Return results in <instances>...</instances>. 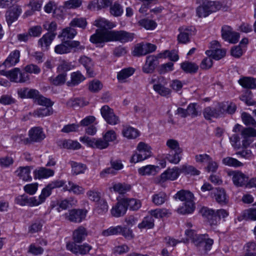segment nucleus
Wrapping results in <instances>:
<instances>
[{"instance_id": "f257e3e1", "label": "nucleus", "mask_w": 256, "mask_h": 256, "mask_svg": "<svg viewBox=\"0 0 256 256\" xmlns=\"http://www.w3.org/2000/svg\"><path fill=\"white\" fill-rule=\"evenodd\" d=\"M133 38L134 34L124 30L99 32L92 38L94 42L104 43L114 41L124 43L132 41Z\"/></svg>"}, {"instance_id": "f03ea898", "label": "nucleus", "mask_w": 256, "mask_h": 256, "mask_svg": "<svg viewBox=\"0 0 256 256\" xmlns=\"http://www.w3.org/2000/svg\"><path fill=\"white\" fill-rule=\"evenodd\" d=\"M194 194L190 191L181 190L177 192L176 194V198H178L181 201H184V205L178 208V212L182 214L192 212L194 210Z\"/></svg>"}, {"instance_id": "7ed1b4c3", "label": "nucleus", "mask_w": 256, "mask_h": 256, "mask_svg": "<svg viewBox=\"0 0 256 256\" xmlns=\"http://www.w3.org/2000/svg\"><path fill=\"white\" fill-rule=\"evenodd\" d=\"M186 235L192 240L196 246L202 248L205 250H210L214 243L213 240L210 238L207 234H198L192 230H187L185 231Z\"/></svg>"}, {"instance_id": "20e7f679", "label": "nucleus", "mask_w": 256, "mask_h": 256, "mask_svg": "<svg viewBox=\"0 0 256 256\" xmlns=\"http://www.w3.org/2000/svg\"><path fill=\"white\" fill-rule=\"evenodd\" d=\"M232 131L240 133L242 138V146L244 148H248L254 142V138L256 137V130L253 128H244L236 124L234 127Z\"/></svg>"}, {"instance_id": "39448f33", "label": "nucleus", "mask_w": 256, "mask_h": 256, "mask_svg": "<svg viewBox=\"0 0 256 256\" xmlns=\"http://www.w3.org/2000/svg\"><path fill=\"white\" fill-rule=\"evenodd\" d=\"M80 140L88 147L99 150L106 149L110 145L103 138H94L84 136L80 138Z\"/></svg>"}, {"instance_id": "423d86ee", "label": "nucleus", "mask_w": 256, "mask_h": 256, "mask_svg": "<svg viewBox=\"0 0 256 256\" xmlns=\"http://www.w3.org/2000/svg\"><path fill=\"white\" fill-rule=\"evenodd\" d=\"M88 210L86 209H72L64 214L66 220L74 223H80L84 220Z\"/></svg>"}, {"instance_id": "0eeeda50", "label": "nucleus", "mask_w": 256, "mask_h": 256, "mask_svg": "<svg viewBox=\"0 0 256 256\" xmlns=\"http://www.w3.org/2000/svg\"><path fill=\"white\" fill-rule=\"evenodd\" d=\"M100 113L107 124L110 125L114 126L120 122L119 117L114 114V110L107 105L102 106Z\"/></svg>"}, {"instance_id": "6e6552de", "label": "nucleus", "mask_w": 256, "mask_h": 256, "mask_svg": "<svg viewBox=\"0 0 256 256\" xmlns=\"http://www.w3.org/2000/svg\"><path fill=\"white\" fill-rule=\"evenodd\" d=\"M94 24L96 27L98 28L96 30V32L92 35L90 37V40L91 42L95 44H102L104 42H95L92 40V38L93 36L99 32L110 31V30L115 26V24L108 20L104 18H100L96 20L94 23Z\"/></svg>"}, {"instance_id": "1a4fd4ad", "label": "nucleus", "mask_w": 256, "mask_h": 256, "mask_svg": "<svg viewBox=\"0 0 256 256\" xmlns=\"http://www.w3.org/2000/svg\"><path fill=\"white\" fill-rule=\"evenodd\" d=\"M66 247L68 250L76 254L86 255L92 249V246L87 243L77 244L75 242H67Z\"/></svg>"}, {"instance_id": "9d476101", "label": "nucleus", "mask_w": 256, "mask_h": 256, "mask_svg": "<svg viewBox=\"0 0 256 256\" xmlns=\"http://www.w3.org/2000/svg\"><path fill=\"white\" fill-rule=\"evenodd\" d=\"M22 12V10L20 6L18 5L14 6L6 11L5 18L8 26L9 27L18 20Z\"/></svg>"}, {"instance_id": "9b49d317", "label": "nucleus", "mask_w": 256, "mask_h": 256, "mask_svg": "<svg viewBox=\"0 0 256 256\" xmlns=\"http://www.w3.org/2000/svg\"><path fill=\"white\" fill-rule=\"evenodd\" d=\"M228 175L232 176L233 183L236 186L238 187L244 186H248V178L241 172L230 171L228 172Z\"/></svg>"}, {"instance_id": "f8f14e48", "label": "nucleus", "mask_w": 256, "mask_h": 256, "mask_svg": "<svg viewBox=\"0 0 256 256\" xmlns=\"http://www.w3.org/2000/svg\"><path fill=\"white\" fill-rule=\"evenodd\" d=\"M162 58V54H160L158 56L154 55L148 56L146 58V63L142 67L143 72L146 74L153 72L159 64L158 58Z\"/></svg>"}, {"instance_id": "ddd939ff", "label": "nucleus", "mask_w": 256, "mask_h": 256, "mask_svg": "<svg viewBox=\"0 0 256 256\" xmlns=\"http://www.w3.org/2000/svg\"><path fill=\"white\" fill-rule=\"evenodd\" d=\"M222 36L224 40L230 43L236 44L240 38V34L234 32L231 27L224 26L222 28Z\"/></svg>"}, {"instance_id": "4468645a", "label": "nucleus", "mask_w": 256, "mask_h": 256, "mask_svg": "<svg viewBox=\"0 0 256 256\" xmlns=\"http://www.w3.org/2000/svg\"><path fill=\"white\" fill-rule=\"evenodd\" d=\"M64 180H58L52 182L42 189L41 194L39 196L40 199L44 202L46 198L51 194L52 190L64 186Z\"/></svg>"}, {"instance_id": "2eb2a0df", "label": "nucleus", "mask_w": 256, "mask_h": 256, "mask_svg": "<svg viewBox=\"0 0 256 256\" xmlns=\"http://www.w3.org/2000/svg\"><path fill=\"white\" fill-rule=\"evenodd\" d=\"M219 45L218 42L213 41L212 42V48L214 49L206 50V55L216 60H219L224 57L226 54V50L224 49L218 48Z\"/></svg>"}, {"instance_id": "dca6fc26", "label": "nucleus", "mask_w": 256, "mask_h": 256, "mask_svg": "<svg viewBox=\"0 0 256 256\" xmlns=\"http://www.w3.org/2000/svg\"><path fill=\"white\" fill-rule=\"evenodd\" d=\"M194 28L192 26H182L178 28L180 32L178 36V43L185 44L188 42L190 40V36L194 34Z\"/></svg>"}, {"instance_id": "f3484780", "label": "nucleus", "mask_w": 256, "mask_h": 256, "mask_svg": "<svg viewBox=\"0 0 256 256\" xmlns=\"http://www.w3.org/2000/svg\"><path fill=\"white\" fill-rule=\"evenodd\" d=\"M126 202L122 198L118 200V202L114 206L111 210L112 215L116 218H119L124 216L127 210V207H126Z\"/></svg>"}, {"instance_id": "a211bd4d", "label": "nucleus", "mask_w": 256, "mask_h": 256, "mask_svg": "<svg viewBox=\"0 0 256 256\" xmlns=\"http://www.w3.org/2000/svg\"><path fill=\"white\" fill-rule=\"evenodd\" d=\"M56 33L47 32L44 34L38 41V46L43 51L48 50L50 46L55 38Z\"/></svg>"}, {"instance_id": "6ab92c4d", "label": "nucleus", "mask_w": 256, "mask_h": 256, "mask_svg": "<svg viewBox=\"0 0 256 256\" xmlns=\"http://www.w3.org/2000/svg\"><path fill=\"white\" fill-rule=\"evenodd\" d=\"M180 168L174 166L172 168H168L160 175V180L162 182L166 180H174L180 174Z\"/></svg>"}, {"instance_id": "aec40b11", "label": "nucleus", "mask_w": 256, "mask_h": 256, "mask_svg": "<svg viewBox=\"0 0 256 256\" xmlns=\"http://www.w3.org/2000/svg\"><path fill=\"white\" fill-rule=\"evenodd\" d=\"M87 236L86 229L82 226H80L73 232L72 240L74 241L70 242L81 243L85 240Z\"/></svg>"}, {"instance_id": "412c9836", "label": "nucleus", "mask_w": 256, "mask_h": 256, "mask_svg": "<svg viewBox=\"0 0 256 256\" xmlns=\"http://www.w3.org/2000/svg\"><path fill=\"white\" fill-rule=\"evenodd\" d=\"M29 136L30 141L33 142H40L46 137L42 129L40 127H34L29 131Z\"/></svg>"}, {"instance_id": "4be33fe9", "label": "nucleus", "mask_w": 256, "mask_h": 256, "mask_svg": "<svg viewBox=\"0 0 256 256\" xmlns=\"http://www.w3.org/2000/svg\"><path fill=\"white\" fill-rule=\"evenodd\" d=\"M20 51L16 50H14L4 60L3 65L8 68L16 65L20 61Z\"/></svg>"}, {"instance_id": "5701e85b", "label": "nucleus", "mask_w": 256, "mask_h": 256, "mask_svg": "<svg viewBox=\"0 0 256 256\" xmlns=\"http://www.w3.org/2000/svg\"><path fill=\"white\" fill-rule=\"evenodd\" d=\"M214 194L216 201L219 204L224 205L228 202V196L223 188H216Z\"/></svg>"}, {"instance_id": "b1692460", "label": "nucleus", "mask_w": 256, "mask_h": 256, "mask_svg": "<svg viewBox=\"0 0 256 256\" xmlns=\"http://www.w3.org/2000/svg\"><path fill=\"white\" fill-rule=\"evenodd\" d=\"M34 174L35 178L42 179L53 176L54 174V171L50 168L42 167L38 170H36Z\"/></svg>"}, {"instance_id": "393cba45", "label": "nucleus", "mask_w": 256, "mask_h": 256, "mask_svg": "<svg viewBox=\"0 0 256 256\" xmlns=\"http://www.w3.org/2000/svg\"><path fill=\"white\" fill-rule=\"evenodd\" d=\"M151 150H138V152L134 154L130 160L131 162H138L142 161L151 156Z\"/></svg>"}, {"instance_id": "a878e982", "label": "nucleus", "mask_w": 256, "mask_h": 256, "mask_svg": "<svg viewBox=\"0 0 256 256\" xmlns=\"http://www.w3.org/2000/svg\"><path fill=\"white\" fill-rule=\"evenodd\" d=\"M79 62L85 68L87 74L90 77L94 76L92 70L93 63L90 58L82 56L79 59Z\"/></svg>"}, {"instance_id": "bb28decb", "label": "nucleus", "mask_w": 256, "mask_h": 256, "mask_svg": "<svg viewBox=\"0 0 256 256\" xmlns=\"http://www.w3.org/2000/svg\"><path fill=\"white\" fill-rule=\"evenodd\" d=\"M30 168L29 166L20 167L15 172V174L20 178L24 181H30L32 178L30 176Z\"/></svg>"}, {"instance_id": "cd10ccee", "label": "nucleus", "mask_w": 256, "mask_h": 256, "mask_svg": "<svg viewBox=\"0 0 256 256\" xmlns=\"http://www.w3.org/2000/svg\"><path fill=\"white\" fill-rule=\"evenodd\" d=\"M70 81H68L66 83L69 86L78 85L85 80L84 76L80 71L72 72L70 74Z\"/></svg>"}, {"instance_id": "c85d7f7f", "label": "nucleus", "mask_w": 256, "mask_h": 256, "mask_svg": "<svg viewBox=\"0 0 256 256\" xmlns=\"http://www.w3.org/2000/svg\"><path fill=\"white\" fill-rule=\"evenodd\" d=\"M238 83L245 88H256V79L252 77H244L238 80Z\"/></svg>"}, {"instance_id": "c756f323", "label": "nucleus", "mask_w": 256, "mask_h": 256, "mask_svg": "<svg viewBox=\"0 0 256 256\" xmlns=\"http://www.w3.org/2000/svg\"><path fill=\"white\" fill-rule=\"evenodd\" d=\"M181 68L186 72L194 74L197 72L198 66L195 63L185 61L180 64Z\"/></svg>"}, {"instance_id": "7c9ffc66", "label": "nucleus", "mask_w": 256, "mask_h": 256, "mask_svg": "<svg viewBox=\"0 0 256 256\" xmlns=\"http://www.w3.org/2000/svg\"><path fill=\"white\" fill-rule=\"evenodd\" d=\"M134 72L132 68H125L118 72L117 78L120 82H126V80L133 74Z\"/></svg>"}, {"instance_id": "2f4dec72", "label": "nucleus", "mask_w": 256, "mask_h": 256, "mask_svg": "<svg viewBox=\"0 0 256 256\" xmlns=\"http://www.w3.org/2000/svg\"><path fill=\"white\" fill-rule=\"evenodd\" d=\"M0 73L2 75L6 76L11 82H18V75L20 73V68H14L8 71L1 70Z\"/></svg>"}, {"instance_id": "473e14b6", "label": "nucleus", "mask_w": 256, "mask_h": 256, "mask_svg": "<svg viewBox=\"0 0 256 256\" xmlns=\"http://www.w3.org/2000/svg\"><path fill=\"white\" fill-rule=\"evenodd\" d=\"M159 167L154 165H148L142 166L138 170L139 174L142 176L144 175H155Z\"/></svg>"}, {"instance_id": "72a5a7b5", "label": "nucleus", "mask_w": 256, "mask_h": 256, "mask_svg": "<svg viewBox=\"0 0 256 256\" xmlns=\"http://www.w3.org/2000/svg\"><path fill=\"white\" fill-rule=\"evenodd\" d=\"M74 68V66L71 62L65 60H61L58 65L56 71L58 73L64 74L66 73L68 71L72 70Z\"/></svg>"}, {"instance_id": "f704fd0d", "label": "nucleus", "mask_w": 256, "mask_h": 256, "mask_svg": "<svg viewBox=\"0 0 256 256\" xmlns=\"http://www.w3.org/2000/svg\"><path fill=\"white\" fill-rule=\"evenodd\" d=\"M180 168V174H184L185 175L198 176L200 174V171L192 166L184 164Z\"/></svg>"}, {"instance_id": "c9c22d12", "label": "nucleus", "mask_w": 256, "mask_h": 256, "mask_svg": "<svg viewBox=\"0 0 256 256\" xmlns=\"http://www.w3.org/2000/svg\"><path fill=\"white\" fill-rule=\"evenodd\" d=\"M168 199V196L164 192H160L152 196V202L156 206H159L164 203Z\"/></svg>"}, {"instance_id": "e433bc0d", "label": "nucleus", "mask_w": 256, "mask_h": 256, "mask_svg": "<svg viewBox=\"0 0 256 256\" xmlns=\"http://www.w3.org/2000/svg\"><path fill=\"white\" fill-rule=\"evenodd\" d=\"M64 189L65 190L72 192L76 194H80L84 192V189L82 186L70 181L64 186Z\"/></svg>"}, {"instance_id": "4c0bfd02", "label": "nucleus", "mask_w": 256, "mask_h": 256, "mask_svg": "<svg viewBox=\"0 0 256 256\" xmlns=\"http://www.w3.org/2000/svg\"><path fill=\"white\" fill-rule=\"evenodd\" d=\"M182 152L174 150L170 151L166 154V158L170 163L178 164L181 160Z\"/></svg>"}, {"instance_id": "58836bf2", "label": "nucleus", "mask_w": 256, "mask_h": 256, "mask_svg": "<svg viewBox=\"0 0 256 256\" xmlns=\"http://www.w3.org/2000/svg\"><path fill=\"white\" fill-rule=\"evenodd\" d=\"M154 219L150 215L144 218L142 222L138 225V228L140 229L148 228L150 229L154 227Z\"/></svg>"}, {"instance_id": "ea45409f", "label": "nucleus", "mask_w": 256, "mask_h": 256, "mask_svg": "<svg viewBox=\"0 0 256 256\" xmlns=\"http://www.w3.org/2000/svg\"><path fill=\"white\" fill-rule=\"evenodd\" d=\"M66 73H59V74L56 77H50L49 80L50 83L56 86H62L65 84L66 80Z\"/></svg>"}, {"instance_id": "a19ab883", "label": "nucleus", "mask_w": 256, "mask_h": 256, "mask_svg": "<svg viewBox=\"0 0 256 256\" xmlns=\"http://www.w3.org/2000/svg\"><path fill=\"white\" fill-rule=\"evenodd\" d=\"M222 163L225 166L234 168L240 167L244 166V164L237 159L230 156L224 158L222 160Z\"/></svg>"}, {"instance_id": "79ce46f5", "label": "nucleus", "mask_w": 256, "mask_h": 256, "mask_svg": "<svg viewBox=\"0 0 256 256\" xmlns=\"http://www.w3.org/2000/svg\"><path fill=\"white\" fill-rule=\"evenodd\" d=\"M123 200H125L127 209L129 208L130 210H136L141 206V203L139 200L128 198H123Z\"/></svg>"}, {"instance_id": "37998d69", "label": "nucleus", "mask_w": 256, "mask_h": 256, "mask_svg": "<svg viewBox=\"0 0 256 256\" xmlns=\"http://www.w3.org/2000/svg\"><path fill=\"white\" fill-rule=\"evenodd\" d=\"M108 206L106 201L102 198L96 203L95 211L98 214H103L108 211Z\"/></svg>"}, {"instance_id": "c03bdc74", "label": "nucleus", "mask_w": 256, "mask_h": 256, "mask_svg": "<svg viewBox=\"0 0 256 256\" xmlns=\"http://www.w3.org/2000/svg\"><path fill=\"white\" fill-rule=\"evenodd\" d=\"M203 115L207 120H210L212 118H218V113L216 112V108L211 106H208L204 109Z\"/></svg>"}, {"instance_id": "a18cd8bd", "label": "nucleus", "mask_w": 256, "mask_h": 256, "mask_svg": "<svg viewBox=\"0 0 256 256\" xmlns=\"http://www.w3.org/2000/svg\"><path fill=\"white\" fill-rule=\"evenodd\" d=\"M154 90L160 95L162 96L168 97L171 93V90L160 84H154L153 86Z\"/></svg>"}, {"instance_id": "49530a36", "label": "nucleus", "mask_w": 256, "mask_h": 256, "mask_svg": "<svg viewBox=\"0 0 256 256\" xmlns=\"http://www.w3.org/2000/svg\"><path fill=\"white\" fill-rule=\"evenodd\" d=\"M122 134L128 138H136L138 136V132L132 127L126 126L123 128Z\"/></svg>"}, {"instance_id": "de8ad7c7", "label": "nucleus", "mask_w": 256, "mask_h": 256, "mask_svg": "<svg viewBox=\"0 0 256 256\" xmlns=\"http://www.w3.org/2000/svg\"><path fill=\"white\" fill-rule=\"evenodd\" d=\"M53 110L52 107H46L44 108H40L34 110L33 115L34 116L44 117L52 114Z\"/></svg>"}, {"instance_id": "09e8293b", "label": "nucleus", "mask_w": 256, "mask_h": 256, "mask_svg": "<svg viewBox=\"0 0 256 256\" xmlns=\"http://www.w3.org/2000/svg\"><path fill=\"white\" fill-rule=\"evenodd\" d=\"M139 24L147 30H153L156 26V23L153 20L148 18H143L139 20Z\"/></svg>"}, {"instance_id": "8fccbe9b", "label": "nucleus", "mask_w": 256, "mask_h": 256, "mask_svg": "<svg viewBox=\"0 0 256 256\" xmlns=\"http://www.w3.org/2000/svg\"><path fill=\"white\" fill-rule=\"evenodd\" d=\"M88 102H84L82 98H74L70 99L67 102V106L70 107L76 108L81 107L87 105Z\"/></svg>"}, {"instance_id": "3c124183", "label": "nucleus", "mask_w": 256, "mask_h": 256, "mask_svg": "<svg viewBox=\"0 0 256 256\" xmlns=\"http://www.w3.org/2000/svg\"><path fill=\"white\" fill-rule=\"evenodd\" d=\"M87 25L86 19L83 18H76L72 20L70 24L72 27H78L82 29H84Z\"/></svg>"}, {"instance_id": "603ef678", "label": "nucleus", "mask_w": 256, "mask_h": 256, "mask_svg": "<svg viewBox=\"0 0 256 256\" xmlns=\"http://www.w3.org/2000/svg\"><path fill=\"white\" fill-rule=\"evenodd\" d=\"M242 119L244 124L247 126L256 127V121L249 114L244 112L242 114Z\"/></svg>"}, {"instance_id": "864d4df0", "label": "nucleus", "mask_w": 256, "mask_h": 256, "mask_svg": "<svg viewBox=\"0 0 256 256\" xmlns=\"http://www.w3.org/2000/svg\"><path fill=\"white\" fill-rule=\"evenodd\" d=\"M112 188L114 192H118L120 194H124L129 191L131 188V186L128 184L118 183L114 184Z\"/></svg>"}, {"instance_id": "5fc2aeb1", "label": "nucleus", "mask_w": 256, "mask_h": 256, "mask_svg": "<svg viewBox=\"0 0 256 256\" xmlns=\"http://www.w3.org/2000/svg\"><path fill=\"white\" fill-rule=\"evenodd\" d=\"M152 218H161L166 216L168 214V210L166 208H156L148 212Z\"/></svg>"}, {"instance_id": "6e6d98bb", "label": "nucleus", "mask_w": 256, "mask_h": 256, "mask_svg": "<svg viewBox=\"0 0 256 256\" xmlns=\"http://www.w3.org/2000/svg\"><path fill=\"white\" fill-rule=\"evenodd\" d=\"M110 13L114 16H120L123 13L122 6L118 3L116 2L110 8Z\"/></svg>"}, {"instance_id": "4d7b16f0", "label": "nucleus", "mask_w": 256, "mask_h": 256, "mask_svg": "<svg viewBox=\"0 0 256 256\" xmlns=\"http://www.w3.org/2000/svg\"><path fill=\"white\" fill-rule=\"evenodd\" d=\"M76 34V30L70 26V27H67L62 30L61 36L68 39H72Z\"/></svg>"}, {"instance_id": "13d9d810", "label": "nucleus", "mask_w": 256, "mask_h": 256, "mask_svg": "<svg viewBox=\"0 0 256 256\" xmlns=\"http://www.w3.org/2000/svg\"><path fill=\"white\" fill-rule=\"evenodd\" d=\"M166 146L170 150V151H176L182 152V149L180 147V144L178 140L174 139H169L166 143Z\"/></svg>"}, {"instance_id": "bf43d9fd", "label": "nucleus", "mask_w": 256, "mask_h": 256, "mask_svg": "<svg viewBox=\"0 0 256 256\" xmlns=\"http://www.w3.org/2000/svg\"><path fill=\"white\" fill-rule=\"evenodd\" d=\"M102 88V84L100 81L95 80L90 82L88 84L89 90L92 92H97Z\"/></svg>"}, {"instance_id": "052dcab7", "label": "nucleus", "mask_w": 256, "mask_h": 256, "mask_svg": "<svg viewBox=\"0 0 256 256\" xmlns=\"http://www.w3.org/2000/svg\"><path fill=\"white\" fill-rule=\"evenodd\" d=\"M54 51L58 54H64L70 52V47L67 44V41L62 44L57 45L54 48Z\"/></svg>"}, {"instance_id": "680f3d73", "label": "nucleus", "mask_w": 256, "mask_h": 256, "mask_svg": "<svg viewBox=\"0 0 256 256\" xmlns=\"http://www.w3.org/2000/svg\"><path fill=\"white\" fill-rule=\"evenodd\" d=\"M120 226H110L108 228L104 230L102 234L104 236H108L118 234L120 230Z\"/></svg>"}, {"instance_id": "e2e57ef3", "label": "nucleus", "mask_w": 256, "mask_h": 256, "mask_svg": "<svg viewBox=\"0 0 256 256\" xmlns=\"http://www.w3.org/2000/svg\"><path fill=\"white\" fill-rule=\"evenodd\" d=\"M36 101L39 105L46 107H52L54 104V102L50 98H46L40 94Z\"/></svg>"}, {"instance_id": "0e129e2a", "label": "nucleus", "mask_w": 256, "mask_h": 256, "mask_svg": "<svg viewBox=\"0 0 256 256\" xmlns=\"http://www.w3.org/2000/svg\"><path fill=\"white\" fill-rule=\"evenodd\" d=\"M240 138L238 134H234L230 138V140L232 146L234 149L238 150L240 148Z\"/></svg>"}, {"instance_id": "69168bd1", "label": "nucleus", "mask_w": 256, "mask_h": 256, "mask_svg": "<svg viewBox=\"0 0 256 256\" xmlns=\"http://www.w3.org/2000/svg\"><path fill=\"white\" fill-rule=\"evenodd\" d=\"M120 233L118 234L122 235L124 236L126 238L130 240L133 238L134 235L132 234V230L126 227V226H120Z\"/></svg>"}, {"instance_id": "338daca9", "label": "nucleus", "mask_w": 256, "mask_h": 256, "mask_svg": "<svg viewBox=\"0 0 256 256\" xmlns=\"http://www.w3.org/2000/svg\"><path fill=\"white\" fill-rule=\"evenodd\" d=\"M63 146L68 149H78L80 144L76 141L72 140H66L63 142Z\"/></svg>"}, {"instance_id": "774afa93", "label": "nucleus", "mask_w": 256, "mask_h": 256, "mask_svg": "<svg viewBox=\"0 0 256 256\" xmlns=\"http://www.w3.org/2000/svg\"><path fill=\"white\" fill-rule=\"evenodd\" d=\"M38 188V184L37 183L30 184L24 186V190L26 193L30 195H33L36 192Z\"/></svg>"}]
</instances>
